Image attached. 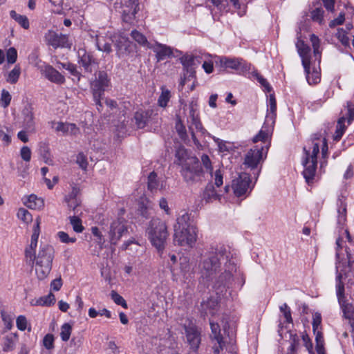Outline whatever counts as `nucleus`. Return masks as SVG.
Returning <instances> with one entry per match:
<instances>
[{
	"label": "nucleus",
	"instance_id": "45",
	"mask_svg": "<svg viewBox=\"0 0 354 354\" xmlns=\"http://www.w3.org/2000/svg\"><path fill=\"white\" fill-rule=\"evenodd\" d=\"M17 218L26 223L32 221V216L31 214L24 208H19L17 214Z\"/></svg>",
	"mask_w": 354,
	"mask_h": 354
},
{
	"label": "nucleus",
	"instance_id": "7",
	"mask_svg": "<svg viewBox=\"0 0 354 354\" xmlns=\"http://www.w3.org/2000/svg\"><path fill=\"white\" fill-rule=\"evenodd\" d=\"M138 6V0H117L115 3V8L121 15L122 21L129 25L134 24Z\"/></svg>",
	"mask_w": 354,
	"mask_h": 354
},
{
	"label": "nucleus",
	"instance_id": "62",
	"mask_svg": "<svg viewBox=\"0 0 354 354\" xmlns=\"http://www.w3.org/2000/svg\"><path fill=\"white\" fill-rule=\"evenodd\" d=\"M344 20H345L344 13L341 12V13H339V16L337 18H335L330 21L329 27L334 28L336 26L342 25L344 23Z\"/></svg>",
	"mask_w": 354,
	"mask_h": 354
},
{
	"label": "nucleus",
	"instance_id": "42",
	"mask_svg": "<svg viewBox=\"0 0 354 354\" xmlns=\"http://www.w3.org/2000/svg\"><path fill=\"white\" fill-rule=\"evenodd\" d=\"M269 138V132L268 131H266L263 129H261L259 131L258 134H257L252 139L253 142H257L259 141H261L262 143H261L259 146L261 145H268L269 147V145L266 143L268 139Z\"/></svg>",
	"mask_w": 354,
	"mask_h": 354
},
{
	"label": "nucleus",
	"instance_id": "54",
	"mask_svg": "<svg viewBox=\"0 0 354 354\" xmlns=\"http://www.w3.org/2000/svg\"><path fill=\"white\" fill-rule=\"evenodd\" d=\"M76 162L79 165L80 167L83 170H86L88 166V161L86 156L80 152L77 155Z\"/></svg>",
	"mask_w": 354,
	"mask_h": 354
},
{
	"label": "nucleus",
	"instance_id": "21",
	"mask_svg": "<svg viewBox=\"0 0 354 354\" xmlns=\"http://www.w3.org/2000/svg\"><path fill=\"white\" fill-rule=\"evenodd\" d=\"M42 73L48 80L55 84H62L65 82L64 76L50 65H46Z\"/></svg>",
	"mask_w": 354,
	"mask_h": 354
},
{
	"label": "nucleus",
	"instance_id": "52",
	"mask_svg": "<svg viewBox=\"0 0 354 354\" xmlns=\"http://www.w3.org/2000/svg\"><path fill=\"white\" fill-rule=\"evenodd\" d=\"M6 59L8 64H14L17 59V51L15 48L10 47L6 51Z\"/></svg>",
	"mask_w": 354,
	"mask_h": 354
},
{
	"label": "nucleus",
	"instance_id": "37",
	"mask_svg": "<svg viewBox=\"0 0 354 354\" xmlns=\"http://www.w3.org/2000/svg\"><path fill=\"white\" fill-rule=\"evenodd\" d=\"M306 75V80L309 84H317L320 81V74L319 73L314 69L312 73L310 71V67L308 68V70L304 71Z\"/></svg>",
	"mask_w": 354,
	"mask_h": 354
},
{
	"label": "nucleus",
	"instance_id": "64",
	"mask_svg": "<svg viewBox=\"0 0 354 354\" xmlns=\"http://www.w3.org/2000/svg\"><path fill=\"white\" fill-rule=\"evenodd\" d=\"M322 323V316L319 313H315L313 316V332H316L319 330V327L320 326Z\"/></svg>",
	"mask_w": 354,
	"mask_h": 354
},
{
	"label": "nucleus",
	"instance_id": "58",
	"mask_svg": "<svg viewBox=\"0 0 354 354\" xmlns=\"http://www.w3.org/2000/svg\"><path fill=\"white\" fill-rule=\"evenodd\" d=\"M201 162L205 169L209 171V173L212 175L213 168L212 166V162L207 154H203L201 156Z\"/></svg>",
	"mask_w": 354,
	"mask_h": 354
},
{
	"label": "nucleus",
	"instance_id": "26",
	"mask_svg": "<svg viewBox=\"0 0 354 354\" xmlns=\"http://www.w3.org/2000/svg\"><path fill=\"white\" fill-rule=\"evenodd\" d=\"M53 124H55V129L57 132H62L63 133H70L71 134H76L77 131H79V129L77 127L75 124L73 123H68V122H53Z\"/></svg>",
	"mask_w": 354,
	"mask_h": 354
},
{
	"label": "nucleus",
	"instance_id": "63",
	"mask_svg": "<svg viewBox=\"0 0 354 354\" xmlns=\"http://www.w3.org/2000/svg\"><path fill=\"white\" fill-rule=\"evenodd\" d=\"M52 6H54L53 12L57 14L62 13L63 0H49Z\"/></svg>",
	"mask_w": 354,
	"mask_h": 354
},
{
	"label": "nucleus",
	"instance_id": "27",
	"mask_svg": "<svg viewBox=\"0 0 354 354\" xmlns=\"http://www.w3.org/2000/svg\"><path fill=\"white\" fill-rule=\"evenodd\" d=\"M219 195L216 193L214 185L208 183L203 194V198L206 202H210L218 199Z\"/></svg>",
	"mask_w": 354,
	"mask_h": 354
},
{
	"label": "nucleus",
	"instance_id": "9",
	"mask_svg": "<svg viewBox=\"0 0 354 354\" xmlns=\"http://www.w3.org/2000/svg\"><path fill=\"white\" fill-rule=\"evenodd\" d=\"M236 272L235 259H230L228 263H224V272H222L215 283V288H230L233 281V272Z\"/></svg>",
	"mask_w": 354,
	"mask_h": 354
},
{
	"label": "nucleus",
	"instance_id": "14",
	"mask_svg": "<svg viewBox=\"0 0 354 354\" xmlns=\"http://www.w3.org/2000/svg\"><path fill=\"white\" fill-rule=\"evenodd\" d=\"M45 39L48 45L54 48H71L68 36L63 34H57L54 31L48 30L45 35Z\"/></svg>",
	"mask_w": 354,
	"mask_h": 354
},
{
	"label": "nucleus",
	"instance_id": "3",
	"mask_svg": "<svg viewBox=\"0 0 354 354\" xmlns=\"http://www.w3.org/2000/svg\"><path fill=\"white\" fill-rule=\"evenodd\" d=\"M174 241L180 246L192 248L197 240V229L191 223L190 216L187 213L179 216L174 226Z\"/></svg>",
	"mask_w": 354,
	"mask_h": 354
},
{
	"label": "nucleus",
	"instance_id": "53",
	"mask_svg": "<svg viewBox=\"0 0 354 354\" xmlns=\"http://www.w3.org/2000/svg\"><path fill=\"white\" fill-rule=\"evenodd\" d=\"M57 235L60 241L64 243H73L77 240L75 237H69L68 234L63 231L58 232Z\"/></svg>",
	"mask_w": 354,
	"mask_h": 354
},
{
	"label": "nucleus",
	"instance_id": "60",
	"mask_svg": "<svg viewBox=\"0 0 354 354\" xmlns=\"http://www.w3.org/2000/svg\"><path fill=\"white\" fill-rule=\"evenodd\" d=\"M347 122L348 124H351V122L354 120V104H353L351 102H347Z\"/></svg>",
	"mask_w": 354,
	"mask_h": 354
},
{
	"label": "nucleus",
	"instance_id": "46",
	"mask_svg": "<svg viewBox=\"0 0 354 354\" xmlns=\"http://www.w3.org/2000/svg\"><path fill=\"white\" fill-rule=\"evenodd\" d=\"M324 11L321 6L317 7L311 11V18L314 21L322 24Z\"/></svg>",
	"mask_w": 354,
	"mask_h": 354
},
{
	"label": "nucleus",
	"instance_id": "5",
	"mask_svg": "<svg viewBox=\"0 0 354 354\" xmlns=\"http://www.w3.org/2000/svg\"><path fill=\"white\" fill-rule=\"evenodd\" d=\"M54 253L55 251L53 246L48 244L40 245L39 252L35 261V272L39 280L44 279L49 274L52 269Z\"/></svg>",
	"mask_w": 354,
	"mask_h": 354
},
{
	"label": "nucleus",
	"instance_id": "8",
	"mask_svg": "<svg viewBox=\"0 0 354 354\" xmlns=\"http://www.w3.org/2000/svg\"><path fill=\"white\" fill-rule=\"evenodd\" d=\"M347 253V259H348V265L346 266H344L343 265H341V263L337 262L336 263V272H337V277H336V281H337V297L338 299V302L339 304H342L344 301H345V297H344V285L341 281L342 278L343 276H346V274L348 272L351 271V269L354 266V260L351 257V254L348 253L346 251Z\"/></svg>",
	"mask_w": 354,
	"mask_h": 354
},
{
	"label": "nucleus",
	"instance_id": "17",
	"mask_svg": "<svg viewBox=\"0 0 354 354\" xmlns=\"http://www.w3.org/2000/svg\"><path fill=\"white\" fill-rule=\"evenodd\" d=\"M221 65L227 68H231L244 73L250 70V64H248L243 59L221 57Z\"/></svg>",
	"mask_w": 354,
	"mask_h": 354
},
{
	"label": "nucleus",
	"instance_id": "6",
	"mask_svg": "<svg viewBox=\"0 0 354 354\" xmlns=\"http://www.w3.org/2000/svg\"><path fill=\"white\" fill-rule=\"evenodd\" d=\"M268 151V145H256L250 149L245 156L243 164L251 170L257 169V172L254 173V175H257L256 178L259 175L261 165L267 157Z\"/></svg>",
	"mask_w": 354,
	"mask_h": 354
},
{
	"label": "nucleus",
	"instance_id": "36",
	"mask_svg": "<svg viewBox=\"0 0 354 354\" xmlns=\"http://www.w3.org/2000/svg\"><path fill=\"white\" fill-rule=\"evenodd\" d=\"M198 57L192 55H184L180 58V63L183 68H189L190 66H196V60Z\"/></svg>",
	"mask_w": 354,
	"mask_h": 354
},
{
	"label": "nucleus",
	"instance_id": "48",
	"mask_svg": "<svg viewBox=\"0 0 354 354\" xmlns=\"http://www.w3.org/2000/svg\"><path fill=\"white\" fill-rule=\"evenodd\" d=\"M313 140V151L311 154L309 153V159L313 160H317V154L319 152V145L318 142H315L316 140H319V138L317 134H315Z\"/></svg>",
	"mask_w": 354,
	"mask_h": 354
},
{
	"label": "nucleus",
	"instance_id": "29",
	"mask_svg": "<svg viewBox=\"0 0 354 354\" xmlns=\"http://www.w3.org/2000/svg\"><path fill=\"white\" fill-rule=\"evenodd\" d=\"M345 121V117H341L337 120L336 130L333 136V140L336 142H338L341 140L342 136L344 135L346 131V127L344 124Z\"/></svg>",
	"mask_w": 354,
	"mask_h": 354
},
{
	"label": "nucleus",
	"instance_id": "38",
	"mask_svg": "<svg viewBox=\"0 0 354 354\" xmlns=\"http://www.w3.org/2000/svg\"><path fill=\"white\" fill-rule=\"evenodd\" d=\"M342 310L344 317L348 319H354V308L350 304L345 301L342 304H339Z\"/></svg>",
	"mask_w": 354,
	"mask_h": 354
},
{
	"label": "nucleus",
	"instance_id": "13",
	"mask_svg": "<svg viewBox=\"0 0 354 354\" xmlns=\"http://www.w3.org/2000/svg\"><path fill=\"white\" fill-rule=\"evenodd\" d=\"M158 115L151 109L139 110L134 115L135 123L138 129H143L149 124L154 123Z\"/></svg>",
	"mask_w": 354,
	"mask_h": 354
},
{
	"label": "nucleus",
	"instance_id": "31",
	"mask_svg": "<svg viewBox=\"0 0 354 354\" xmlns=\"http://www.w3.org/2000/svg\"><path fill=\"white\" fill-rule=\"evenodd\" d=\"M24 203L30 209H40L44 207V201L33 194L30 195Z\"/></svg>",
	"mask_w": 354,
	"mask_h": 354
},
{
	"label": "nucleus",
	"instance_id": "10",
	"mask_svg": "<svg viewBox=\"0 0 354 354\" xmlns=\"http://www.w3.org/2000/svg\"><path fill=\"white\" fill-rule=\"evenodd\" d=\"M110 79L104 71H99L95 75V80L91 83V89L93 95L97 97L104 95L107 87L109 86Z\"/></svg>",
	"mask_w": 354,
	"mask_h": 354
},
{
	"label": "nucleus",
	"instance_id": "59",
	"mask_svg": "<svg viewBox=\"0 0 354 354\" xmlns=\"http://www.w3.org/2000/svg\"><path fill=\"white\" fill-rule=\"evenodd\" d=\"M11 99H12V97H11V95L10 94V93L6 90L3 89L1 91V100L2 102V106L4 108H6L7 106H8V105L10 103Z\"/></svg>",
	"mask_w": 354,
	"mask_h": 354
},
{
	"label": "nucleus",
	"instance_id": "24",
	"mask_svg": "<svg viewBox=\"0 0 354 354\" xmlns=\"http://www.w3.org/2000/svg\"><path fill=\"white\" fill-rule=\"evenodd\" d=\"M79 63L84 67L85 71L91 73L92 66L93 65H97V62L93 56L86 52H84L83 55L80 56Z\"/></svg>",
	"mask_w": 354,
	"mask_h": 354
},
{
	"label": "nucleus",
	"instance_id": "44",
	"mask_svg": "<svg viewBox=\"0 0 354 354\" xmlns=\"http://www.w3.org/2000/svg\"><path fill=\"white\" fill-rule=\"evenodd\" d=\"M72 326L68 323L64 324L61 327L60 337L62 341L67 342L71 335Z\"/></svg>",
	"mask_w": 354,
	"mask_h": 354
},
{
	"label": "nucleus",
	"instance_id": "12",
	"mask_svg": "<svg viewBox=\"0 0 354 354\" xmlns=\"http://www.w3.org/2000/svg\"><path fill=\"white\" fill-rule=\"evenodd\" d=\"M127 232L126 221L124 218H118L111 224L109 236L110 243L116 245L124 233Z\"/></svg>",
	"mask_w": 354,
	"mask_h": 354
},
{
	"label": "nucleus",
	"instance_id": "15",
	"mask_svg": "<svg viewBox=\"0 0 354 354\" xmlns=\"http://www.w3.org/2000/svg\"><path fill=\"white\" fill-rule=\"evenodd\" d=\"M251 182L249 174L242 172L239 177L233 180L232 188L235 196L240 197L244 195L250 188Z\"/></svg>",
	"mask_w": 354,
	"mask_h": 354
},
{
	"label": "nucleus",
	"instance_id": "16",
	"mask_svg": "<svg viewBox=\"0 0 354 354\" xmlns=\"http://www.w3.org/2000/svg\"><path fill=\"white\" fill-rule=\"evenodd\" d=\"M304 151L305 152V159L303 161V165L304 169L303 171V176L306 180V182L310 185L313 183V180L315 176L317 160H313L309 159V151L306 150L304 147Z\"/></svg>",
	"mask_w": 354,
	"mask_h": 354
},
{
	"label": "nucleus",
	"instance_id": "49",
	"mask_svg": "<svg viewBox=\"0 0 354 354\" xmlns=\"http://www.w3.org/2000/svg\"><path fill=\"white\" fill-rule=\"evenodd\" d=\"M111 297L116 304L122 306L124 308H128L127 304L124 299L121 295H120L116 291L112 290L111 292Z\"/></svg>",
	"mask_w": 354,
	"mask_h": 354
},
{
	"label": "nucleus",
	"instance_id": "50",
	"mask_svg": "<svg viewBox=\"0 0 354 354\" xmlns=\"http://www.w3.org/2000/svg\"><path fill=\"white\" fill-rule=\"evenodd\" d=\"M158 187L157 174L152 171L148 176V189L151 192L156 190Z\"/></svg>",
	"mask_w": 354,
	"mask_h": 354
},
{
	"label": "nucleus",
	"instance_id": "34",
	"mask_svg": "<svg viewBox=\"0 0 354 354\" xmlns=\"http://www.w3.org/2000/svg\"><path fill=\"white\" fill-rule=\"evenodd\" d=\"M347 35H348V32L346 30H344L343 28H339L337 29L335 36L345 48H351L350 42H349L350 39H349L348 37L347 36Z\"/></svg>",
	"mask_w": 354,
	"mask_h": 354
},
{
	"label": "nucleus",
	"instance_id": "39",
	"mask_svg": "<svg viewBox=\"0 0 354 354\" xmlns=\"http://www.w3.org/2000/svg\"><path fill=\"white\" fill-rule=\"evenodd\" d=\"M70 223L73 227V230L76 233H81L84 230V227L82 225V220L76 216H69Z\"/></svg>",
	"mask_w": 354,
	"mask_h": 354
},
{
	"label": "nucleus",
	"instance_id": "55",
	"mask_svg": "<svg viewBox=\"0 0 354 354\" xmlns=\"http://www.w3.org/2000/svg\"><path fill=\"white\" fill-rule=\"evenodd\" d=\"M43 344L48 350H51L54 348V336L52 334H47L44 336L43 339Z\"/></svg>",
	"mask_w": 354,
	"mask_h": 354
},
{
	"label": "nucleus",
	"instance_id": "61",
	"mask_svg": "<svg viewBox=\"0 0 354 354\" xmlns=\"http://www.w3.org/2000/svg\"><path fill=\"white\" fill-rule=\"evenodd\" d=\"M21 158L26 162H29L31 159V150L27 146H24L21 149Z\"/></svg>",
	"mask_w": 354,
	"mask_h": 354
},
{
	"label": "nucleus",
	"instance_id": "18",
	"mask_svg": "<svg viewBox=\"0 0 354 354\" xmlns=\"http://www.w3.org/2000/svg\"><path fill=\"white\" fill-rule=\"evenodd\" d=\"M148 48L151 49L155 53L158 62L171 57L173 55V50L170 46L159 42H156L154 44L148 46Z\"/></svg>",
	"mask_w": 354,
	"mask_h": 354
},
{
	"label": "nucleus",
	"instance_id": "40",
	"mask_svg": "<svg viewBox=\"0 0 354 354\" xmlns=\"http://www.w3.org/2000/svg\"><path fill=\"white\" fill-rule=\"evenodd\" d=\"M21 74V68L19 65H15L14 68L10 71L6 79L7 82L10 84H15L17 82Z\"/></svg>",
	"mask_w": 354,
	"mask_h": 354
},
{
	"label": "nucleus",
	"instance_id": "1",
	"mask_svg": "<svg viewBox=\"0 0 354 354\" xmlns=\"http://www.w3.org/2000/svg\"><path fill=\"white\" fill-rule=\"evenodd\" d=\"M175 156L176 165L181 167L180 173L188 185H192L202 181L204 171L197 157L191 156L183 147L178 148Z\"/></svg>",
	"mask_w": 354,
	"mask_h": 354
},
{
	"label": "nucleus",
	"instance_id": "51",
	"mask_svg": "<svg viewBox=\"0 0 354 354\" xmlns=\"http://www.w3.org/2000/svg\"><path fill=\"white\" fill-rule=\"evenodd\" d=\"M96 46L99 50L110 53L112 51L111 45L109 42L102 43L101 39L97 36Z\"/></svg>",
	"mask_w": 354,
	"mask_h": 354
},
{
	"label": "nucleus",
	"instance_id": "43",
	"mask_svg": "<svg viewBox=\"0 0 354 354\" xmlns=\"http://www.w3.org/2000/svg\"><path fill=\"white\" fill-rule=\"evenodd\" d=\"M253 77L256 78L258 82L264 88V91L270 93L272 90V86L270 85L268 82L258 72L255 71L252 73Z\"/></svg>",
	"mask_w": 354,
	"mask_h": 354
},
{
	"label": "nucleus",
	"instance_id": "28",
	"mask_svg": "<svg viewBox=\"0 0 354 354\" xmlns=\"http://www.w3.org/2000/svg\"><path fill=\"white\" fill-rule=\"evenodd\" d=\"M209 324L212 331V337L217 342V344L220 346L223 343V335H221V330L218 323L214 322L212 319H209Z\"/></svg>",
	"mask_w": 354,
	"mask_h": 354
},
{
	"label": "nucleus",
	"instance_id": "2",
	"mask_svg": "<svg viewBox=\"0 0 354 354\" xmlns=\"http://www.w3.org/2000/svg\"><path fill=\"white\" fill-rule=\"evenodd\" d=\"M233 259V254L225 246H211L203 256L201 263L203 277L207 280L212 279L223 263H228L229 261Z\"/></svg>",
	"mask_w": 354,
	"mask_h": 354
},
{
	"label": "nucleus",
	"instance_id": "19",
	"mask_svg": "<svg viewBox=\"0 0 354 354\" xmlns=\"http://www.w3.org/2000/svg\"><path fill=\"white\" fill-rule=\"evenodd\" d=\"M298 53L301 57V62L304 66V71H308L309 66L310 65V48L304 43V41L300 39H298L296 44Z\"/></svg>",
	"mask_w": 354,
	"mask_h": 354
},
{
	"label": "nucleus",
	"instance_id": "47",
	"mask_svg": "<svg viewBox=\"0 0 354 354\" xmlns=\"http://www.w3.org/2000/svg\"><path fill=\"white\" fill-rule=\"evenodd\" d=\"M14 337H16V335H15L14 336H6L4 338V342L3 344V351L8 352L12 351L15 348V344L13 339Z\"/></svg>",
	"mask_w": 354,
	"mask_h": 354
},
{
	"label": "nucleus",
	"instance_id": "30",
	"mask_svg": "<svg viewBox=\"0 0 354 354\" xmlns=\"http://www.w3.org/2000/svg\"><path fill=\"white\" fill-rule=\"evenodd\" d=\"M10 16L24 29L29 28V20L26 15H19L15 10L10 12Z\"/></svg>",
	"mask_w": 354,
	"mask_h": 354
},
{
	"label": "nucleus",
	"instance_id": "32",
	"mask_svg": "<svg viewBox=\"0 0 354 354\" xmlns=\"http://www.w3.org/2000/svg\"><path fill=\"white\" fill-rule=\"evenodd\" d=\"M299 337L296 333H290V345L288 349L289 354H297L299 346Z\"/></svg>",
	"mask_w": 354,
	"mask_h": 354
},
{
	"label": "nucleus",
	"instance_id": "11",
	"mask_svg": "<svg viewBox=\"0 0 354 354\" xmlns=\"http://www.w3.org/2000/svg\"><path fill=\"white\" fill-rule=\"evenodd\" d=\"M184 329L185 332L186 339L190 349L194 352H196L201 342V333L198 327L192 322L188 325L185 324Z\"/></svg>",
	"mask_w": 354,
	"mask_h": 354
},
{
	"label": "nucleus",
	"instance_id": "4",
	"mask_svg": "<svg viewBox=\"0 0 354 354\" xmlns=\"http://www.w3.org/2000/svg\"><path fill=\"white\" fill-rule=\"evenodd\" d=\"M146 232L151 243L161 255L169 235L165 222L158 218H152L149 223Z\"/></svg>",
	"mask_w": 354,
	"mask_h": 354
},
{
	"label": "nucleus",
	"instance_id": "22",
	"mask_svg": "<svg viewBox=\"0 0 354 354\" xmlns=\"http://www.w3.org/2000/svg\"><path fill=\"white\" fill-rule=\"evenodd\" d=\"M201 306L202 313L205 315H214L219 308L218 301L217 298L211 297L207 300L203 301Z\"/></svg>",
	"mask_w": 354,
	"mask_h": 354
},
{
	"label": "nucleus",
	"instance_id": "25",
	"mask_svg": "<svg viewBox=\"0 0 354 354\" xmlns=\"http://www.w3.org/2000/svg\"><path fill=\"white\" fill-rule=\"evenodd\" d=\"M266 122L271 121L273 124L277 115V102L274 94H270L268 100Z\"/></svg>",
	"mask_w": 354,
	"mask_h": 354
},
{
	"label": "nucleus",
	"instance_id": "57",
	"mask_svg": "<svg viewBox=\"0 0 354 354\" xmlns=\"http://www.w3.org/2000/svg\"><path fill=\"white\" fill-rule=\"evenodd\" d=\"M304 345L308 350L309 354H315L313 352V345L308 334L305 333L301 335Z\"/></svg>",
	"mask_w": 354,
	"mask_h": 354
},
{
	"label": "nucleus",
	"instance_id": "20",
	"mask_svg": "<svg viewBox=\"0 0 354 354\" xmlns=\"http://www.w3.org/2000/svg\"><path fill=\"white\" fill-rule=\"evenodd\" d=\"M24 127L30 133L35 132V122L34 121L33 108L31 105H26L23 111Z\"/></svg>",
	"mask_w": 354,
	"mask_h": 354
},
{
	"label": "nucleus",
	"instance_id": "23",
	"mask_svg": "<svg viewBox=\"0 0 354 354\" xmlns=\"http://www.w3.org/2000/svg\"><path fill=\"white\" fill-rule=\"evenodd\" d=\"M187 123L189 127H193V129H196L197 131L204 133L205 129L203 127L201 122L198 113L196 110L192 106L189 109V116L187 118Z\"/></svg>",
	"mask_w": 354,
	"mask_h": 354
},
{
	"label": "nucleus",
	"instance_id": "41",
	"mask_svg": "<svg viewBox=\"0 0 354 354\" xmlns=\"http://www.w3.org/2000/svg\"><path fill=\"white\" fill-rule=\"evenodd\" d=\"M55 302V297L53 293L50 292L48 295L40 297L37 301V305L50 306L54 304Z\"/></svg>",
	"mask_w": 354,
	"mask_h": 354
},
{
	"label": "nucleus",
	"instance_id": "33",
	"mask_svg": "<svg viewBox=\"0 0 354 354\" xmlns=\"http://www.w3.org/2000/svg\"><path fill=\"white\" fill-rule=\"evenodd\" d=\"M131 37L133 40H135L138 44H139L141 46H147L148 48V46H151L147 39V37L140 32L133 30L131 32Z\"/></svg>",
	"mask_w": 354,
	"mask_h": 354
},
{
	"label": "nucleus",
	"instance_id": "56",
	"mask_svg": "<svg viewBox=\"0 0 354 354\" xmlns=\"http://www.w3.org/2000/svg\"><path fill=\"white\" fill-rule=\"evenodd\" d=\"M16 325L19 330L24 331L27 328L28 321L24 315H19L16 320Z\"/></svg>",
	"mask_w": 354,
	"mask_h": 354
},
{
	"label": "nucleus",
	"instance_id": "35",
	"mask_svg": "<svg viewBox=\"0 0 354 354\" xmlns=\"http://www.w3.org/2000/svg\"><path fill=\"white\" fill-rule=\"evenodd\" d=\"M162 92L158 100V104L161 107H166L171 98V93L165 87H162Z\"/></svg>",
	"mask_w": 354,
	"mask_h": 354
}]
</instances>
